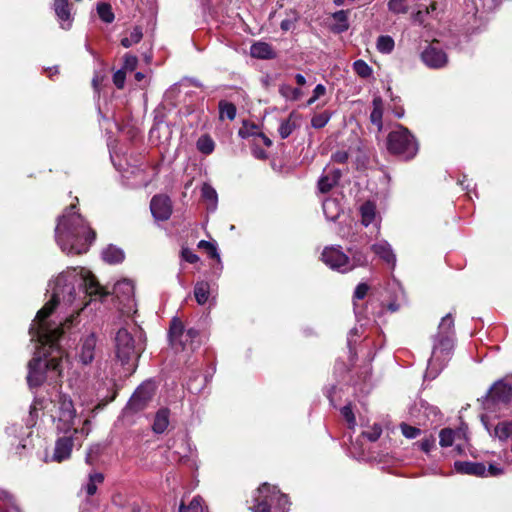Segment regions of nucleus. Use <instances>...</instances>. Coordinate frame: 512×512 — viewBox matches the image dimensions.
Listing matches in <instances>:
<instances>
[{
    "mask_svg": "<svg viewBox=\"0 0 512 512\" xmlns=\"http://www.w3.org/2000/svg\"><path fill=\"white\" fill-rule=\"evenodd\" d=\"M331 118V114L327 111L316 114L311 119V126L316 129L323 128Z\"/></svg>",
    "mask_w": 512,
    "mask_h": 512,
    "instance_id": "obj_42",
    "label": "nucleus"
},
{
    "mask_svg": "<svg viewBox=\"0 0 512 512\" xmlns=\"http://www.w3.org/2000/svg\"><path fill=\"white\" fill-rule=\"evenodd\" d=\"M181 255L185 261L191 264L196 263L199 260V257L188 248H183L181 251Z\"/></svg>",
    "mask_w": 512,
    "mask_h": 512,
    "instance_id": "obj_53",
    "label": "nucleus"
},
{
    "mask_svg": "<svg viewBox=\"0 0 512 512\" xmlns=\"http://www.w3.org/2000/svg\"><path fill=\"white\" fill-rule=\"evenodd\" d=\"M382 433V428L378 424H374V426L369 431L363 432V435L370 441H376Z\"/></svg>",
    "mask_w": 512,
    "mask_h": 512,
    "instance_id": "obj_47",
    "label": "nucleus"
},
{
    "mask_svg": "<svg viewBox=\"0 0 512 512\" xmlns=\"http://www.w3.org/2000/svg\"><path fill=\"white\" fill-rule=\"evenodd\" d=\"M421 59L430 68L439 69L448 62L447 54L438 47L437 43H431L421 53Z\"/></svg>",
    "mask_w": 512,
    "mask_h": 512,
    "instance_id": "obj_13",
    "label": "nucleus"
},
{
    "mask_svg": "<svg viewBox=\"0 0 512 512\" xmlns=\"http://www.w3.org/2000/svg\"><path fill=\"white\" fill-rule=\"evenodd\" d=\"M407 0H390L388 2V8L393 13L399 14V13H407L408 12V6L406 4Z\"/></svg>",
    "mask_w": 512,
    "mask_h": 512,
    "instance_id": "obj_44",
    "label": "nucleus"
},
{
    "mask_svg": "<svg viewBox=\"0 0 512 512\" xmlns=\"http://www.w3.org/2000/svg\"><path fill=\"white\" fill-rule=\"evenodd\" d=\"M323 212L328 220L335 221L341 212L339 203L335 199H326L323 201Z\"/></svg>",
    "mask_w": 512,
    "mask_h": 512,
    "instance_id": "obj_27",
    "label": "nucleus"
},
{
    "mask_svg": "<svg viewBox=\"0 0 512 512\" xmlns=\"http://www.w3.org/2000/svg\"><path fill=\"white\" fill-rule=\"evenodd\" d=\"M394 45V40L390 36H380L377 40V49L381 53H390Z\"/></svg>",
    "mask_w": 512,
    "mask_h": 512,
    "instance_id": "obj_41",
    "label": "nucleus"
},
{
    "mask_svg": "<svg viewBox=\"0 0 512 512\" xmlns=\"http://www.w3.org/2000/svg\"><path fill=\"white\" fill-rule=\"evenodd\" d=\"M368 290H369V287L367 284L360 283L359 285H357V287L355 289L354 297L357 299H363L366 296Z\"/></svg>",
    "mask_w": 512,
    "mask_h": 512,
    "instance_id": "obj_56",
    "label": "nucleus"
},
{
    "mask_svg": "<svg viewBox=\"0 0 512 512\" xmlns=\"http://www.w3.org/2000/svg\"><path fill=\"white\" fill-rule=\"evenodd\" d=\"M341 172L338 169L326 172L318 181V189L321 193L329 192L339 181Z\"/></svg>",
    "mask_w": 512,
    "mask_h": 512,
    "instance_id": "obj_21",
    "label": "nucleus"
},
{
    "mask_svg": "<svg viewBox=\"0 0 512 512\" xmlns=\"http://www.w3.org/2000/svg\"><path fill=\"white\" fill-rule=\"evenodd\" d=\"M125 79L126 75L123 69L116 71L113 75V83L119 89H122L124 87Z\"/></svg>",
    "mask_w": 512,
    "mask_h": 512,
    "instance_id": "obj_50",
    "label": "nucleus"
},
{
    "mask_svg": "<svg viewBox=\"0 0 512 512\" xmlns=\"http://www.w3.org/2000/svg\"><path fill=\"white\" fill-rule=\"evenodd\" d=\"M102 258L109 264H117L123 261L124 252L114 245H109L102 251Z\"/></svg>",
    "mask_w": 512,
    "mask_h": 512,
    "instance_id": "obj_24",
    "label": "nucleus"
},
{
    "mask_svg": "<svg viewBox=\"0 0 512 512\" xmlns=\"http://www.w3.org/2000/svg\"><path fill=\"white\" fill-rule=\"evenodd\" d=\"M418 444L422 451H424L425 453H429L435 446V438L429 437L423 439Z\"/></svg>",
    "mask_w": 512,
    "mask_h": 512,
    "instance_id": "obj_52",
    "label": "nucleus"
},
{
    "mask_svg": "<svg viewBox=\"0 0 512 512\" xmlns=\"http://www.w3.org/2000/svg\"><path fill=\"white\" fill-rule=\"evenodd\" d=\"M296 128V124L293 121V115L291 114L287 119L281 121L278 132L282 139H286L289 137L294 129Z\"/></svg>",
    "mask_w": 512,
    "mask_h": 512,
    "instance_id": "obj_36",
    "label": "nucleus"
},
{
    "mask_svg": "<svg viewBox=\"0 0 512 512\" xmlns=\"http://www.w3.org/2000/svg\"><path fill=\"white\" fill-rule=\"evenodd\" d=\"M0 501L2 504L0 506H5L8 504L15 503L14 496L10 494L8 491L0 489Z\"/></svg>",
    "mask_w": 512,
    "mask_h": 512,
    "instance_id": "obj_54",
    "label": "nucleus"
},
{
    "mask_svg": "<svg viewBox=\"0 0 512 512\" xmlns=\"http://www.w3.org/2000/svg\"><path fill=\"white\" fill-rule=\"evenodd\" d=\"M154 393L151 384H143L139 386L131 396L128 402V408L133 411H139L145 407L147 402L152 398Z\"/></svg>",
    "mask_w": 512,
    "mask_h": 512,
    "instance_id": "obj_16",
    "label": "nucleus"
},
{
    "mask_svg": "<svg viewBox=\"0 0 512 512\" xmlns=\"http://www.w3.org/2000/svg\"><path fill=\"white\" fill-rule=\"evenodd\" d=\"M52 418L59 433L70 432L77 418L73 401L65 394H59L54 404Z\"/></svg>",
    "mask_w": 512,
    "mask_h": 512,
    "instance_id": "obj_7",
    "label": "nucleus"
},
{
    "mask_svg": "<svg viewBox=\"0 0 512 512\" xmlns=\"http://www.w3.org/2000/svg\"><path fill=\"white\" fill-rule=\"evenodd\" d=\"M53 7L61 28L65 30L70 29L74 20V14L69 0H54Z\"/></svg>",
    "mask_w": 512,
    "mask_h": 512,
    "instance_id": "obj_18",
    "label": "nucleus"
},
{
    "mask_svg": "<svg viewBox=\"0 0 512 512\" xmlns=\"http://www.w3.org/2000/svg\"><path fill=\"white\" fill-rule=\"evenodd\" d=\"M178 510L179 512H189L188 506H186L184 502L180 503Z\"/></svg>",
    "mask_w": 512,
    "mask_h": 512,
    "instance_id": "obj_62",
    "label": "nucleus"
},
{
    "mask_svg": "<svg viewBox=\"0 0 512 512\" xmlns=\"http://www.w3.org/2000/svg\"><path fill=\"white\" fill-rule=\"evenodd\" d=\"M279 94L288 101H297L302 97L303 92L299 88L283 83L279 86Z\"/></svg>",
    "mask_w": 512,
    "mask_h": 512,
    "instance_id": "obj_28",
    "label": "nucleus"
},
{
    "mask_svg": "<svg viewBox=\"0 0 512 512\" xmlns=\"http://www.w3.org/2000/svg\"><path fill=\"white\" fill-rule=\"evenodd\" d=\"M295 80L299 86H304L306 84V78L302 74H296Z\"/></svg>",
    "mask_w": 512,
    "mask_h": 512,
    "instance_id": "obj_61",
    "label": "nucleus"
},
{
    "mask_svg": "<svg viewBox=\"0 0 512 512\" xmlns=\"http://www.w3.org/2000/svg\"><path fill=\"white\" fill-rule=\"evenodd\" d=\"M341 415L346 420L348 428L354 430L356 426V418L350 404L341 408Z\"/></svg>",
    "mask_w": 512,
    "mask_h": 512,
    "instance_id": "obj_43",
    "label": "nucleus"
},
{
    "mask_svg": "<svg viewBox=\"0 0 512 512\" xmlns=\"http://www.w3.org/2000/svg\"><path fill=\"white\" fill-rule=\"evenodd\" d=\"M454 320L451 314L444 316L434 337L432 354L428 361L425 377L434 379L446 366L453 350Z\"/></svg>",
    "mask_w": 512,
    "mask_h": 512,
    "instance_id": "obj_3",
    "label": "nucleus"
},
{
    "mask_svg": "<svg viewBox=\"0 0 512 512\" xmlns=\"http://www.w3.org/2000/svg\"><path fill=\"white\" fill-rule=\"evenodd\" d=\"M293 22L289 19H285L281 22L280 27L283 31H288L292 28Z\"/></svg>",
    "mask_w": 512,
    "mask_h": 512,
    "instance_id": "obj_60",
    "label": "nucleus"
},
{
    "mask_svg": "<svg viewBox=\"0 0 512 512\" xmlns=\"http://www.w3.org/2000/svg\"><path fill=\"white\" fill-rule=\"evenodd\" d=\"M219 117L220 119L234 120L236 117V107L234 104L226 101L219 102Z\"/></svg>",
    "mask_w": 512,
    "mask_h": 512,
    "instance_id": "obj_35",
    "label": "nucleus"
},
{
    "mask_svg": "<svg viewBox=\"0 0 512 512\" xmlns=\"http://www.w3.org/2000/svg\"><path fill=\"white\" fill-rule=\"evenodd\" d=\"M90 424H91L90 420L85 419L83 422V425L80 429H73V436L78 435V434H81L84 437L88 436V434L90 433V430H91Z\"/></svg>",
    "mask_w": 512,
    "mask_h": 512,
    "instance_id": "obj_55",
    "label": "nucleus"
},
{
    "mask_svg": "<svg viewBox=\"0 0 512 512\" xmlns=\"http://www.w3.org/2000/svg\"><path fill=\"white\" fill-rule=\"evenodd\" d=\"M210 295V285L208 282L199 281L194 286V297L199 305H204Z\"/></svg>",
    "mask_w": 512,
    "mask_h": 512,
    "instance_id": "obj_26",
    "label": "nucleus"
},
{
    "mask_svg": "<svg viewBox=\"0 0 512 512\" xmlns=\"http://www.w3.org/2000/svg\"><path fill=\"white\" fill-rule=\"evenodd\" d=\"M137 64H138V59L136 56L131 55V54H126L124 56L123 70L133 71L137 67Z\"/></svg>",
    "mask_w": 512,
    "mask_h": 512,
    "instance_id": "obj_49",
    "label": "nucleus"
},
{
    "mask_svg": "<svg viewBox=\"0 0 512 512\" xmlns=\"http://www.w3.org/2000/svg\"><path fill=\"white\" fill-rule=\"evenodd\" d=\"M113 294L123 304V310L130 312L134 307V284L131 280L123 279L115 283Z\"/></svg>",
    "mask_w": 512,
    "mask_h": 512,
    "instance_id": "obj_12",
    "label": "nucleus"
},
{
    "mask_svg": "<svg viewBox=\"0 0 512 512\" xmlns=\"http://www.w3.org/2000/svg\"><path fill=\"white\" fill-rule=\"evenodd\" d=\"M50 286L51 300L38 311L29 330L31 340L36 341L42 350L28 363L27 382L30 387H38L47 379L56 381L67 363L57 341L64 330L73 325L79 312L77 310L76 314L73 312L56 322L49 319L56 307L64 308L73 304L76 286L83 287L85 293L90 296L102 298L108 294L94 275L84 268H73L59 274Z\"/></svg>",
    "mask_w": 512,
    "mask_h": 512,
    "instance_id": "obj_1",
    "label": "nucleus"
},
{
    "mask_svg": "<svg viewBox=\"0 0 512 512\" xmlns=\"http://www.w3.org/2000/svg\"><path fill=\"white\" fill-rule=\"evenodd\" d=\"M373 109L370 114V121L372 124L376 125L378 128V131L380 132L383 129V111H384V104L381 97L376 96L373 98L372 101Z\"/></svg>",
    "mask_w": 512,
    "mask_h": 512,
    "instance_id": "obj_23",
    "label": "nucleus"
},
{
    "mask_svg": "<svg viewBox=\"0 0 512 512\" xmlns=\"http://www.w3.org/2000/svg\"><path fill=\"white\" fill-rule=\"evenodd\" d=\"M97 12L99 17L105 23H111L114 20V14L112 12L111 6L107 3H100L97 6Z\"/></svg>",
    "mask_w": 512,
    "mask_h": 512,
    "instance_id": "obj_39",
    "label": "nucleus"
},
{
    "mask_svg": "<svg viewBox=\"0 0 512 512\" xmlns=\"http://www.w3.org/2000/svg\"><path fill=\"white\" fill-rule=\"evenodd\" d=\"M150 210L157 221L169 219L172 213L170 198L165 195H155L150 202Z\"/></svg>",
    "mask_w": 512,
    "mask_h": 512,
    "instance_id": "obj_15",
    "label": "nucleus"
},
{
    "mask_svg": "<svg viewBox=\"0 0 512 512\" xmlns=\"http://www.w3.org/2000/svg\"><path fill=\"white\" fill-rule=\"evenodd\" d=\"M169 425V410L167 408L160 409L155 416L153 423V431L155 433H163Z\"/></svg>",
    "mask_w": 512,
    "mask_h": 512,
    "instance_id": "obj_25",
    "label": "nucleus"
},
{
    "mask_svg": "<svg viewBox=\"0 0 512 512\" xmlns=\"http://www.w3.org/2000/svg\"><path fill=\"white\" fill-rule=\"evenodd\" d=\"M348 157L349 155L346 151H337L332 155V159L337 163H345Z\"/></svg>",
    "mask_w": 512,
    "mask_h": 512,
    "instance_id": "obj_57",
    "label": "nucleus"
},
{
    "mask_svg": "<svg viewBox=\"0 0 512 512\" xmlns=\"http://www.w3.org/2000/svg\"><path fill=\"white\" fill-rule=\"evenodd\" d=\"M333 19L336 21L334 30L337 32L346 31L349 28L347 12L344 10L337 11L333 14Z\"/></svg>",
    "mask_w": 512,
    "mask_h": 512,
    "instance_id": "obj_37",
    "label": "nucleus"
},
{
    "mask_svg": "<svg viewBox=\"0 0 512 512\" xmlns=\"http://www.w3.org/2000/svg\"><path fill=\"white\" fill-rule=\"evenodd\" d=\"M116 355L122 365H128L131 361L138 360L144 350V340L141 334L136 340L125 328L116 334Z\"/></svg>",
    "mask_w": 512,
    "mask_h": 512,
    "instance_id": "obj_6",
    "label": "nucleus"
},
{
    "mask_svg": "<svg viewBox=\"0 0 512 512\" xmlns=\"http://www.w3.org/2000/svg\"><path fill=\"white\" fill-rule=\"evenodd\" d=\"M316 100H318V98L313 94L312 97L307 101V105H312L313 103L316 102Z\"/></svg>",
    "mask_w": 512,
    "mask_h": 512,
    "instance_id": "obj_64",
    "label": "nucleus"
},
{
    "mask_svg": "<svg viewBox=\"0 0 512 512\" xmlns=\"http://www.w3.org/2000/svg\"><path fill=\"white\" fill-rule=\"evenodd\" d=\"M454 468L458 473L479 477H495L503 474L504 470L497 464L490 463L488 467L482 462L456 461Z\"/></svg>",
    "mask_w": 512,
    "mask_h": 512,
    "instance_id": "obj_10",
    "label": "nucleus"
},
{
    "mask_svg": "<svg viewBox=\"0 0 512 512\" xmlns=\"http://www.w3.org/2000/svg\"><path fill=\"white\" fill-rule=\"evenodd\" d=\"M371 250L392 269L395 267L396 255L394 254L391 245L387 241L382 240L373 244L371 246Z\"/></svg>",
    "mask_w": 512,
    "mask_h": 512,
    "instance_id": "obj_19",
    "label": "nucleus"
},
{
    "mask_svg": "<svg viewBox=\"0 0 512 512\" xmlns=\"http://www.w3.org/2000/svg\"><path fill=\"white\" fill-rule=\"evenodd\" d=\"M198 337V331L190 328L185 330L183 323L174 318L169 329L171 346L176 350L194 349V340Z\"/></svg>",
    "mask_w": 512,
    "mask_h": 512,
    "instance_id": "obj_8",
    "label": "nucleus"
},
{
    "mask_svg": "<svg viewBox=\"0 0 512 512\" xmlns=\"http://www.w3.org/2000/svg\"><path fill=\"white\" fill-rule=\"evenodd\" d=\"M353 70L361 78H368L372 74V68L364 60H356L353 63Z\"/></svg>",
    "mask_w": 512,
    "mask_h": 512,
    "instance_id": "obj_38",
    "label": "nucleus"
},
{
    "mask_svg": "<svg viewBox=\"0 0 512 512\" xmlns=\"http://www.w3.org/2000/svg\"><path fill=\"white\" fill-rule=\"evenodd\" d=\"M143 37L142 29L140 27H134L129 35L122 38L121 45L125 48H129L134 44H137L141 41Z\"/></svg>",
    "mask_w": 512,
    "mask_h": 512,
    "instance_id": "obj_33",
    "label": "nucleus"
},
{
    "mask_svg": "<svg viewBox=\"0 0 512 512\" xmlns=\"http://www.w3.org/2000/svg\"><path fill=\"white\" fill-rule=\"evenodd\" d=\"M202 197L208 202L210 209L214 211L218 200L216 190L211 185L204 184L202 187Z\"/></svg>",
    "mask_w": 512,
    "mask_h": 512,
    "instance_id": "obj_34",
    "label": "nucleus"
},
{
    "mask_svg": "<svg viewBox=\"0 0 512 512\" xmlns=\"http://www.w3.org/2000/svg\"><path fill=\"white\" fill-rule=\"evenodd\" d=\"M512 399V386L504 381H497L490 388L483 400V407L487 411H494L498 405H506Z\"/></svg>",
    "mask_w": 512,
    "mask_h": 512,
    "instance_id": "obj_9",
    "label": "nucleus"
},
{
    "mask_svg": "<svg viewBox=\"0 0 512 512\" xmlns=\"http://www.w3.org/2000/svg\"><path fill=\"white\" fill-rule=\"evenodd\" d=\"M145 78V75L142 72H137L135 74V79L138 82H141Z\"/></svg>",
    "mask_w": 512,
    "mask_h": 512,
    "instance_id": "obj_63",
    "label": "nucleus"
},
{
    "mask_svg": "<svg viewBox=\"0 0 512 512\" xmlns=\"http://www.w3.org/2000/svg\"><path fill=\"white\" fill-rule=\"evenodd\" d=\"M326 93V87L322 84L316 85V87L313 90V94L319 99L320 97L324 96Z\"/></svg>",
    "mask_w": 512,
    "mask_h": 512,
    "instance_id": "obj_59",
    "label": "nucleus"
},
{
    "mask_svg": "<svg viewBox=\"0 0 512 512\" xmlns=\"http://www.w3.org/2000/svg\"><path fill=\"white\" fill-rule=\"evenodd\" d=\"M482 422L491 437L501 442H512V420H502L492 425L483 416Z\"/></svg>",
    "mask_w": 512,
    "mask_h": 512,
    "instance_id": "obj_14",
    "label": "nucleus"
},
{
    "mask_svg": "<svg viewBox=\"0 0 512 512\" xmlns=\"http://www.w3.org/2000/svg\"><path fill=\"white\" fill-rule=\"evenodd\" d=\"M250 55L257 59H272L275 57V53L271 45L261 41L252 44L250 48Z\"/></svg>",
    "mask_w": 512,
    "mask_h": 512,
    "instance_id": "obj_22",
    "label": "nucleus"
},
{
    "mask_svg": "<svg viewBox=\"0 0 512 512\" xmlns=\"http://www.w3.org/2000/svg\"><path fill=\"white\" fill-rule=\"evenodd\" d=\"M287 495L282 494L276 486L263 483L256 491L253 512H288Z\"/></svg>",
    "mask_w": 512,
    "mask_h": 512,
    "instance_id": "obj_4",
    "label": "nucleus"
},
{
    "mask_svg": "<svg viewBox=\"0 0 512 512\" xmlns=\"http://www.w3.org/2000/svg\"><path fill=\"white\" fill-rule=\"evenodd\" d=\"M104 481V476L102 473L94 472L90 473L88 476V483L85 486V491L87 495L92 496L97 491V486Z\"/></svg>",
    "mask_w": 512,
    "mask_h": 512,
    "instance_id": "obj_32",
    "label": "nucleus"
},
{
    "mask_svg": "<svg viewBox=\"0 0 512 512\" xmlns=\"http://www.w3.org/2000/svg\"><path fill=\"white\" fill-rule=\"evenodd\" d=\"M100 446L95 445L89 448L87 455H86V463L92 465L97 458L98 454L100 453Z\"/></svg>",
    "mask_w": 512,
    "mask_h": 512,
    "instance_id": "obj_51",
    "label": "nucleus"
},
{
    "mask_svg": "<svg viewBox=\"0 0 512 512\" xmlns=\"http://www.w3.org/2000/svg\"><path fill=\"white\" fill-rule=\"evenodd\" d=\"M361 222L363 225L368 226L376 217L375 205L371 202H366L360 207Z\"/></svg>",
    "mask_w": 512,
    "mask_h": 512,
    "instance_id": "obj_29",
    "label": "nucleus"
},
{
    "mask_svg": "<svg viewBox=\"0 0 512 512\" xmlns=\"http://www.w3.org/2000/svg\"><path fill=\"white\" fill-rule=\"evenodd\" d=\"M402 434L408 439H414L421 434V430L417 427L410 426L406 423L400 424Z\"/></svg>",
    "mask_w": 512,
    "mask_h": 512,
    "instance_id": "obj_46",
    "label": "nucleus"
},
{
    "mask_svg": "<svg viewBox=\"0 0 512 512\" xmlns=\"http://www.w3.org/2000/svg\"><path fill=\"white\" fill-rule=\"evenodd\" d=\"M96 342L94 334H89L85 339H83L79 354L80 361L83 364L87 365L93 361Z\"/></svg>",
    "mask_w": 512,
    "mask_h": 512,
    "instance_id": "obj_20",
    "label": "nucleus"
},
{
    "mask_svg": "<svg viewBox=\"0 0 512 512\" xmlns=\"http://www.w3.org/2000/svg\"><path fill=\"white\" fill-rule=\"evenodd\" d=\"M189 512H204L203 499L200 496H196L192 499L188 505Z\"/></svg>",
    "mask_w": 512,
    "mask_h": 512,
    "instance_id": "obj_48",
    "label": "nucleus"
},
{
    "mask_svg": "<svg viewBox=\"0 0 512 512\" xmlns=\"http://www.w3.org/2000/svg\"><path fill=\"white\" fill-rule=\"evenodd\" d=\"M198 247L201 248V249H205L208 254L210 255L211 258H214L216 259L217 261H220V255L217 251V247L215 244L209 242V241H206V240H201L199 243H198Z\"/></svg>",
    "mask_w": 512,
    "mask_h": 512,
    "instance_id": "obj_45",
    "label": "nucleus"
},
{
    "mask_svg": "<svg viewBox=\"0 0 512 512\" xmlns=\"http://www.w3.org/2000/svg\"><path fill=\"white\" fill-rule=\"evenodd\" d=\"M387 148L392 154L411 159L418 152V143L407 128L399 125L388 134Z\"/></svg>",
    "mask_w": 512,
    "mask_h": 512,
    "instance_id": "obj_5",
    "label": "nucleus"
},
{
    "mask_svg": "<svg viewBox=\"0 0 512 512\" xmlns=\"http://www.w3.org/2000/svg\"><path fill=\"white\" fill-rule=\"evenodd\" d=\"M71 204L59 217L55 228V238L61 250L67 254H82L95 239V232Z\"/></svg>",
    "mask_w": 512,
    "mask_h": 512,
    "instance_id": "obj_2",
    "label": "nucleus"
},
{
    "mask_svg": "<svg viewBox=\"0 0 512 512\" xmlns=\"http://www.w3.org/2000/svg\"><path fill=\"white\" fill-rule=\"evenodd\" d=\"M349 252L351 254L350 262L352 270L355 267H362L368 264V256L362 250L358 248H349Z\"/></svg>",
    "mask_w": 512,
    "mask_h": 512,
    "instance_id": "obj_30",
    "label": "nucleus"
},
{
    "mask_svg": "<svg viewBox=\"0 0 512 512\" xmlns=\"http://www.w3.org/2000/svg\"><path fill=\"white\" fill-rule=\"evenodd\" d=\"M439 444L442 447H450L455 439V431L450 428H444L439 433Z\"/></svg>",
    "mask_w": 512,
    "mask_h": 512,
    "instance_id": "obj_40",
    "label": "nucleus"
},
{
    "mask_svg": "<svg viewBox=\"0 0 512 512\" xmlns=\"http://www.w3.org/2000/svg\"><path fill=\"white\" fill-rule=\"evenodd\" d=\"M0 512H21L16 503L0 506Z\"/></svg>",
    "mask_w": 512,
    "mask_h": 512,
    "instance_id": "obj_58",
    "label": "nucleus"
},
{
    "mask_svg": "<svg viewBox=\"0 0 512 512\" xmlns=\"http://www.w3.org/2000/svg\"><path fill=\"white\" fill-rule=\"evenodd\" d=\"M77 439L78 437H74L73 435L58 438L55 443L52 460L60 463L70 458L72 449L75 445V440Z\"/></svg>",
    "mask_w": 512,
    "mask_h": 512,
    "instance_id": "obj_17",
    "label": "nucleus"
},
{
    "mask_svg": "<svg viewBox=\"0 0 512 512\" xmlns=\"http://www.w3.org/2000/svg\"><path fill=\"white\" fill-rule=\"evenodd\" d=\"M322 261L331 269L341 273L352 270L350 258L340 246H327L321 254Z\"/></svg>",
    "mask_w": 512,
    "mask_h": 512,
    "instance_id": "obj_11",
    "label": "nucleus"
},
{
    "mask_svg": "<svg viewBox=\"0 0 512 512\" xmlns=\"http://www.w3.org/2000/svg\"><path fill=\"white\" fill-rule=\"evenodd\" d=\"M196 147L199 152L209 155L214 151L215 143L208 134H204L197 140Z\"/></svg>",
    "mask_w": 512,
    "mask_h": 512,
    "instance_id": "obj_31",
    "label": "nucleus"
}]
</instances>
